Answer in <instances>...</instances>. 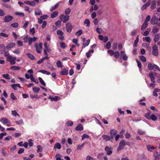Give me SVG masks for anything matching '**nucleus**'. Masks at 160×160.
I'll use <instances>...</instances> for the list:
<instances>
[{"label":"nucleus","mask_w":160,"mask_h":160,"mask_svg":"<svg viewBox=\"0 0 160 160\" xmlns=\"http://www.w3.org/2000/svg\"><path fill=\"white\" fill-rule=\"evenodd\" d=\"M42 43L40 42L39 43V45L38 43L35 44L34 46L36 48V52L38 53H41V51L40 50H41L42 48Z\"/></svg>","instance_id":"f257e3e1"},{"label":"nucleus","mask_w":160,"mask_h":160,"mask_svg":"<svg viewBox=\"0 0 160 160\" xmlns=\"http://www.w3.org/2000/svg\"><path fill=\"white\" fill-rule=\"evenodd\" d=\"M16 59V58L15 57H12L11 56H10L8 57L7 58V60L10 63L11 65L14 64L15 63V60Z\"/></svg>","instance_id":"f03ea898"},{"label":"nucleus","mask_w":160,"mask_h":160,"mask_svg":"<svg viewBox=\"0 0 160 160\" xmlns=\"http://www.w3.org/2000/svg\"><path fill=\"white\" fill-rule=\"evenodd\" d=\"M13 18V17L10 15H8L5 16L3 21L5 22H8L11 21Z\"/></svg>","instance_id":"7ed1b4c3"},{"label":"nucleus","mask_w":160,"mask_h":160,"mask_svg":"<svg viewBox=\"0 0 160 160\" xmlns=\"http://www.w3.org/2000/svg\"><path fill=\"white\" fill-rule=\"evenodd\" d=\"M153 50L152 53L153 55L157 56L158 54V47L156 45H154L153 47Z\"/></svg>","instance_id":"20e7f679"},{"label":"nucleus","mask_w":160,"mask_h":160,"mask_svg":"<svg viewBox=\"0 0 160 160\" xmlns=\"http://www.w3.org/2000/svg\"><path fill=\"white\" fill-rule=\"evenodd\" d=\"M125 141L124 140H121L119 144V146L118 148V151H119L122 149L124 148L125 146Z\"/></svg>","instance_id":"39448f33"},{"label":"nucleus","mask_w":160,"mask_h":160,"mask_svg":"<svg viewBox=\"0 0 160 160\" xmlns=\"http://www.w3.org/2000/svg\"><path fill=\"white\" fill-rule=\"evenodd\" d=\"M66 28L67 32H71L72 29V26L71 23L68 22L66 24Z\"/></svg>","instance_id":"423d86ee"},{"label":"nucleus","mask_w":160,"mask_h":160,"mask_svg":"<svg viewBox=\"0 0 160 160\" xmlns=\"http://www.w3.org/2000/svg\"><path fill=\"white\" fill-rule=\"evenodd\" d=\"M151 3V0H149L147 2L144 4L142 7L141 9L142 10H144L146 9L150 5Z\"/></svg>","instance_id":"0eeeda50"},{"label":"nucleus","mask_w":160,"mask_h":160,"mask_svg":"<svg viewBox=\"0 0 160 160\" xmlns=\"http://www.w3.org/2000/svg\"><path fill=\"white\" fill-rule=\"evenodd\" d=\"M155 74H156V73L154 72H151L149 74V76L150 78L151 81L153 83L155 82V78L154 76Z\"/></svg>","instance_id":"6e6552de"},{"label":"nucleus","mask_w":160,"mask_h":160,"mask_svg":"<svg viewBox=\"0 0 160 160\" xmlns=\"http://www.w3.org/2000/svg\"><path fill=\"white\" fill-rule=\"evenodd\" d=\"M158 21V19L156 16L152 18L150 21L152 24H156Z\"/></svg>","instance_id":"1a4fd4ad"},{"label":"nucleus","mask_w":160,"mask_h":160,"mask_svg":"<svg viewBox=\"0 0 160 160\" xmlns=\"http://www.w3.org/2000/svg\"><path fill=\"white\" fill-rule=\"evenodd\" d=\"M68 69L66 68H63L60 72V74L62 75H67L68 74Z\"/></svg>","instance_id":"9d476101"},{"label":"nucleus","mask_w":160,"mask_h":160,"mask_svg":"<svg viewBox=\"0 0 160 160\" xmlns=\"http://www.w3.org/2000/svg\"><path fill=\"white\" fill-rule=\"evenodd\" d=\"M154 160H160V155L158 152H155L153 154Z\"/></svg>","instance_id":"9b49d317"},{"label":"nucleus","mask_w":160,"mask_h":160,"mask_svg":"<svg viewBox=\"0 0 160 160\" xmlns=\"http://www.w3.org/2000/svg\"><path fill=\"white\" fill-rule=\"evenodd\" d=\"M6 48H5L4 45L3 44H0V53L2 54H3V52L6 51Z\"/></svg>","instance_id":"f8f14e48"},{"label":"nucleus","mask_w":160,"mask_h":160,"mask_svg":"<svg viewBox=\"0 0 160 160\" xmlns=\"http://www.w3.org/2000/svg\"><path fill=\"white\" fill-rule=\"evenodd\" d=\"M157 1L156 0H153L151 2L150 6L151 9L153 10L156 8Z\"/></svg>","instance_id":"ddd939ff"},{"label":"nucleus","mask_w":160,"mask_h":160,"mask_svg":"<svg viewBox=\"0 0 160 160\" xmlns=\"http://www.w3.org/2000/svg\"><path fill=\"white\" fill-rule=\"evenodd\" d=\"M15 44L14 42H11L7 44L6 47V48L7 49L12 48L15 46Z\"/></svg>","instance_id":"4468645a"},{"label":"nucleus","mask_w":160,"mask_h":160,"mask_svg":"<svg viewBox=\"0 0 160 160\" xmlns=\"http://www.w3.org/2000/svg\"><path fill=\"white\" fill-rule=\"evenodd\" d=\"M159 92H160V89L157 88H155L153 90L152 93L153 96L155 97H157L158 94L157 93Z\"/></svg>","instance_id":"2eb2a0df"},{"label":"nucleus","mask_w":160,"mask_h":160,"mask_svg":"<svg viewBox=\"0 0 160 160\" xmlns=\"http://www.w3.org/2000/svg\"><path fill=\"white\" fill-rule=\"evenodd\" d=\"M75 130L77 131L83 130V128L82 124H78L75 128Z\"/></svg>","instance_id":"dca6fc26"},{"label":"nucleus","mask_w":160,"mask_h":160,"mask_svg":"<svg viewBox=\"0 0 160 160\" xmlns=\"http://www.w3.org/2000/svg\"><path fill=\"white\" fill-rule=\"evenodd\" d=\"M37 39V38L35 37H34L33 38H29L28 42L29 45H30L32 42H35Z\"/></svg>","instance_id":"f3484780"},{"label":"nucleus","mask_w":160,"mask_h":160,"mask_svg":"<svg viewBox=\"0 0 160 160\" xmlns=\"http://www.w3.org/2000/svg\"><path fill=\"white\" fill-rule=\"evenodd\" d=\"M39 2V0H33L32 1L30 2V6L34 7L35 6L36 3H38Z\"/></svg>","instance_id":"a211bd4d"},{"label":"nucleus","mask_w":160,"mask_h":160,"mask_svg":"<svg viewBox=\"0 0 160 160\" xmlns=\"http://www.w3.org/2000/svg\"><path fill=\"white\" fill-rule=\"evenodd\" d=\"M147 148L148 151L150 152H152V150L154 149H156L157 148V147L151 146L150 144H148L147 146Z\"/></svg>","instance_id":"6ab92c4d"},{"label":"nucleus","mask_w":160,"mask_h":160,"mask_svg":"<svg viewBox=\"0 0 160 160\" xmlns=\"http://www.w3.org/2000/svg\"><path fill=\"white\" fill-rule=\"evenodd\" d=\"M110 134L111 137V138L112 139L114 136L117 134V131L114 129L110 131Z\"/></svg>","instance_id":"aec40b11"},{"label":"nucleus","mask_w":160,"mask_h":160,"mask_svg":"<svg viewBox=\"0 0 160 160\" xmlns=\"http://www.w3.org/2000/svg\"><path fill=\"white\" fill-rule=\"evenodd\" d=\"M0 121L3 124L5 125L6 124V123L8 122L9 121V120L7 118L3 117L0 119Z\"/></svg>","instance_id":"412c9836"},{"label":"nucleus","mask_w":160,"mask_h":160,"mask_svg":"<svg viewBox=\"0 0 160 160\" xmlns=\"http://www.w3.org/2000/svg\"><path fill=\"white\" fill-rule=\"evenodd\" d=\"M102 137L103 138V139L106 141H109L111 139L110 137L107 135H102Z\"/></svg>","instance_id":"4be33fe9"},{"label":"nucleus","mask_w":160,"mask_h":160,"mask_svg":"<svg viewBox=\"0 0 160 160\" xmlns=\"http://www.w3.org/2000/svg\"><path fill=\"white\" fill-rule=\"evenodd\" d=\"M27 55L28 57L32 60H35L36 59V58L32 54L30 53H28L27 54Z\"/></svg>","instance_id":"5701e85b"},{"label":"nucleus","mask_w":160,"mask_h":160,"mask_svg":"<svg viewBox=\"0 0 160 160\" xmlns=\"http://www.w3.org/2000/svg\"><path fill=\"white\" fill-rule=\"evenodd\" d=\"M148 23L145 22L141 27V30H142L145 29L148 27Z\"/></svg>","instance_id":"b1692460"},{"label":"nucleus","mask_w":160,"mask_h":160,"mask_svg":"<svg viewBox=\"0 0 160 160\" xmlns=\"http://www.w3.org/2000/svg\"><path fill=\"white\" fill-rule=\"evenodd\" d=\"M58 12L57 11H55L54 12L51 14V17L52 18H53L56 17L58 15Z\"/></svg>","instance_id":"393cba45"},{"label":"nucleus","mask_w":160,"mask_h":160,"mask_svg":"<svg viewBox=\"0 0 160 160\" xmlns=\"http://www.w3.org/2000/svg\"><path fill=\"white\" fill-rule=\"evenodd\" d=\"M61 145L59 143H56L54 147V148L56 149L58 148V149H60L61 148Z\"/></svg>","instance_id":"a878e982"},{"label":"nucleus","mask_w":160,"mask_h":160,"mask_svg":"<svg viewBox=\"0 0 160 160\" xmlns=\"http://www.w3.org/2000/svg\"><path fill=\"white\" fill-rule=\"evenodd\" d=\"M10 69L13 71L18 70L20 69V67L18 66H13L10 68Z\"/></svg>","instance_id":"bb28decb"},{"label":"nucleus","mask_w":160,"mask_h":160,"mask_svg":"<svg viewBox=\"0 0 160 160\" xmlns=\"http://www.w3.org/2000/svg\"><path fill=\"white\" fill-rule=\"evenodd\" d=\"M160 34L158 33L156 34L154 37V41L155 42H157L158 41L159 38Z\"/></svg>","instance_id":"cd10ccee"},{"label":"nucleus","mask_w":160,"mask_h":160,"mask_svg":"<svg viewBox=\"0 0 160 160\" xmlns=\"http://www.w3.org/2000/svg\"><path fill=\"white\" fill-rule=\"evenodd\" d=\"M38 79L40 83H41V84L42 86H46L45 82H44V81L42 78H41L39 77L38 78Z\"/></svg>","instance_id":"c85d7f7f"},{"label":"nucleus","mask_w":160,"mask_h":160,"mask_svg":"<svg viewBox=\"0 0 160 160\" xmlns=\"http://www.w3.org/2000/svg\"><path fill=\"white\" fill-rule=\"evenodd\" d=\"M38 72L42 73L44 74H46L47 75H49L50 74V72L45 70H39V71Z\"/></svg>","instance_id":"c756f323"},{"label":"nucleus","mask_w":160,"mask_h":160,"mask_svg":"<svg viewBox=\"0 0 160 160\" xmlns=\"http://www.w3.org/2000/svg\"><path fill=\"white\" fill-rule=\"evenodd\" d=\"M42 14L41 11L39 9L36 10L35 11V15H40Z\"/></svg>","instance_id":"7c9ffc66"},{"label":"nucleus","mask_w":160,"mask_h":160,"mask_svg":"<svg viewBox=\"0 0 160 160\" xmlns=\"http://www.w3.org/2000/svg\"><path fill=\"white\" fill-rule=\"evenodd\" d=\"M90 40L88 39L87 41L86 42H85V43H83V46H82V48H85V47L88 46L90 43Z\"/></svg>","instance_id":"2f4dec72"},{"label":"nucleus","mask_w":160,"mask_h":160,"mask_svg":"<svg viewBox=\"0 0 160 160\" xmlns=\"http://www.w3.org/2000/svg\"><path fill=\"white\" fill-rule=\"evenodd\" d=\"M104 154L103 153H99L97 157V158L98 160H101L102 158V157L104 156Z\"/></svg>","instance_id":"473e14b6"},{"label":"nucleus","mask_w":160,"mask_h":160,"mask_svg":"<svg viewBox=\"0 0 160 160\" xmlns=\"http://www.w3.org/2000/svg\"><path fill=\"white\" fill-rule=\"evenodd\" d=\"M15 14L16 15H18L19 16L21 17H23L24 16V13L22 12H15Z\"/></svg>","instance_id":"72a5a7b5"},{"label":"nucleus","mask_w":160,"mask_h":160,"mask_svg":"<svg viewBox=\"0 0 160 160\" xmlns=\"http://www.w3.org/2000/svg\"><path fill=\"white\" fill-rule=\"evenodd\" d=\"M148 67L149 70H152L154 68V64L153 65L151 63H149Z\"/></svg>","instance_id":"f704fd0d"},{"label":"nucleus","mask_w":160,"mask_h":160,"mask_svg":"<svg viewBox=\"0 0 160 160\" xmlns=\"http://www.w3.org/2000/svg\"><path fill=\"white\" fill-rule=\"evenodd\" d=\"M69 17L68 15H66L64 17V19L63 20V23L66 22L69 19Z\"/></svg>","instance_id":"c9c22d12"},{"label":"nucleus","mask_w":160,"mask_h":160,"mask_svg":"<svg viewBox=\"0 0 160 160\" xmlns=\"http://www.w3.org/2000/svg\"><path fill=\"white\" fill-rule=\"evenodd\" d=\"M8 35L5 33L1 32L0 33V38H2V37L4 38L8 37Z\"/></svg>","instance_id":"e433bc0d"},{"label":"nucleus","mask_w":160,"mask_h":160,"mask_svg":"<svg viewBox=\"0 0 160 160\" xmlns=\"http://www.w3.org/2000/svg\"><path fill=\"white\" fill-rule=\"evenodd\" d=\"M32 90H33V91L34 92H35L36 93H37L40 90V89L38 87H34L32 88Z\"/></svg>","instance_id":"4c0bfd02"},{"label":"nucleus","mask_w":160,"mask_h":160,"mask_svg":"<svg viewBox=\"0 0 160 160\" xmlns=\"http://www.w3.org/2000/svg\"><path fill=\"white\" fill-rule=\"evenodd\" d=\"M114 57L118 59L119 58L120 56V53L119 52L116 51L114 52Z\"/></svg>","instance_id":"58836bf2"},{"label":"nucleus","mask_w":160,"mask_h":160,"mask_svg":"<svg viewBox=\"0 0 160 160\" xmlns=\"http://www.w3.org/2000/svg\"><path fill=\"white\" fill-rule=\"evenodd\" d=\"M2 76L3 78L7 79L9 80L10 79V75L8 74H3Z\"/></svg>","instance_id":"ea45409f"},{"label":"nucleus","mask_w":160,"mask_h":160,"mask_svg":"<svg viewBox=\"0 0 160 160\" xmlns=\"http://www.w3.org/2000/svg\"><path fill=\"white\" fill-rule=\"evenodd\" d=\"M139 59L141 61L143 62H145L146 61V58L143 56H140L139 58Z\"/></svg>","instance_id":"a19ab883"},{"label":"nucleus","mask_w":160,"mask_h":160,"mask_svg":"<svg viewBox=\"0 0 160 160\" xmlns=\"http://www.w3.org/2000/svg\"><path fill=\"white\" fill-rule=\"evenodd\" d=\"M84 23L86 24L88 27H90V22L88 19H86L84 21Z\"/></svg>","instance_id":"79ce46f5"},{"label":"nucleus","mask_w":160,"mask_h":160,"mask_svg":"<svg viewBox=\"0 0 160 160\" xmlns=\"http://www.w3.org/2000/svg\"><path fill=\"white\" fill-rule=\"evenodd\" d=\"M151 116V113L150 112L146 113L145 115V118L149 120H150Z\"/></svg>","instance_id":"37998d69"},{"label":"nucleus","mask_w":160,"mask_h":160,"mask_svg":"<svg viewBox=\"0 0 160 160\" xmlns=\"http://www.w3.org/2000/svg\"><path fill=\"white\" fill-rule=\"evenodd\" d=\"M60 98L58 96H55L54 97H52L51 101H57L60 99Z\"/></svg>","instance_id":"c03bdc74"},{"label":"nucleus","mask_w":160,"mask_h":160,"mask_svg":"<svg viewBox=\"0 0 160 160\" xmlns=\"http://www.w3.org/2000/svg\"><path fill=\"white\" fill-rule=\"evenodd\" d=\"M60 45L61 48L62 49H65L67 47V46L66 45L65 43L63 42H61L60 43Z\"/></svg>","instance_id":"a18cd8bd"},{"label":"nucleus","mask_w":160,"mask_h":160,"mask_svg":"<svg viewBox=\"0 0 160 160\" xmlns=\"http://www.w3.org/2000/svg\"><path fill=\"white\" fill-rule=\"evenodd\" d=\"M142 46L143 47H146L148 49H151V47L149 46V44L146 43H144L142 44Z\"/></svg>","instance_id":"49530a36"},{"label":"nucleus","mask_w":160,"mask_h":160,"mask_svg":"<svg viewBox=\"0 0 160 160\" xmlns=\"http://www.w3.org/2000/svg\"><path fill=\"white\" fill-rule=\"evenodd\" d=\"M117 45H118V43L116 42H114L113 44V45H112V48L114 50H115L117 49Z\"/></svg>","instance_id":"de8ad7c7"},{"label":"nucleus","mask_w":160,"mask_h":160,"mask_svg":"<svg viewBox=\"0 0 160 160\" xmlns=\"http://www.w3.org/2000/svg\"><path fill=\"white\" fill-rule=\"evenodd\" d=\"M73 124V122L71 121H68L66 123V125L68 126H72Z\"/></svg>","instance_id":"09e8293b"},{"label":"nucleus","mask_w":160,"mask_h":160,"mask_svg":"<svg viewBox=\"0 0 160 160\" xmlns=\"http://www.w3.org/2000/svg\"><path fill=\"white\" fill-rule=\"evenodd\" d=\"M15 123L17 124L23 125L24 124V122L22 119L20 120L19 121H16Z\"/></svg>","instance_id":"8fccbe9b"},{"label":"nucleus","mask_w":160,"mask_h":160,"mask_svg":"<svg viewBox=\"0 0 160 160\" xmlns=\"http://www.w3.org/2000/svg\"><path fill=\"white\" fill-rule=\"evenodd\" d=\"M82 33V30H79L77 32L75 33V35L77 36H79Z\"/></svg>","instance_id":"3c124183"},{"label":"nucleus","mask_w":160,"mask_h":160,"mask_svg":"<svg viewBox=\"0 0 160 160\" xmlns=\"http://www.w3.org/2000/svg\"><path fill=\"white\" fill-rule=\"evenodd\" d=\"M56 64L57 66L59 68H61L62 67V64L61 63V62L60 60H58L57 62H56Z\"/></svg>","instance_id":"603ef678"},{"label":"nucleus","mask_w":160,"mask_h":160,"mask_svg":"<svg viewBox=\"0 0 160 160\" xmlns=\"http://www.w3.org/2000/svg\"><path fill=\"white\" fill-rule=\"evenodd\" d=\"M111 47V43L110 42H108L106 44V48L109 49Z\"/></svg>","instance_id":"864d4df0"},{"label":"nucleus","mask_w":160,"mask_h":160,"mask_svg":"<svg viewBox=\"0 0 160 160\" xmlns=\"http://www.w3.org/2000/svg\"><path fill=\"white\" fill-rule=\"evenodd\" d=\"M29 32L30 34L33 35L35 33L34 28H30Z\"/></svg>","instance_id":"5fc2aeb1"},{"label":"nucleus","mask_w":160,"mask_h":160,"mask_svg":"<svg viewBox=\"0 0 160 160\" xmlns=\"http://www.w3.org/2000/svg\"><path fill=\"white\" fill-rule=\"evenodd\" d=\"M151 118L150 120H152L153 121H155L157 119V118L156 116L153 114H151Z\"/></svg>","instance_id":"6e6d98bb"},{"label":"nucleus","mask_w":160,"mask_h":160,"mask_svg":"<svg viewBox=\"0 0 160 160\" xmlns=\"http://www.w3.org/2000/svg\"><path fill=\"white\" fill-rule=\"evenodd\" d=\"M70 12H71L70 9L69 8H67L66 9H65V14L66 15H68L70 14Z\"/></svg>","instance_id":"4d7b16f0"},{"label":"nucleus","mask_w":160,"mask_h":160,"mask_svg":"<svg viewBox=\"0 0 160 160\" xmlns=\"http://www.w3.org/2000/svg\"><path fill=\"white\" fill-rule=\"evenodd\" d=\"M18 22H15L11 24V26L14 28H17L18 26Z\"/></svg>","instance_id":"13d9d810"},{"label":"nucleus","mask_w":160,"mask_h":160,"mask_svg":"<svg viewBox=\"0 0 160 160\" xmlns=\"http://www.w3.org/2000/svg\"><path fill=\"white\" fill-rule=\"evenodd\" d=\"M58 6V4H56V5H55V6H52L51 8V9H50V11H52L54 10L55 9H56Z\"/></svg>","instance_id":"bf43d9fd"},{"label":"nucleus","mask_w":160,"mask_h":160,"mask_svg":"<svg viewBox=\"0 0 160 160\" xmlns=\"http://www.w3.org/2000/svg\"><path fill=\"white\" fill-rule=\"evenodd\" d=\"M108 54L111 56L113 55L114 54V52L112 50H109L108 51Z\"/></svg>","instance_id":"052dcab7"},{"label":"nucleus","mask_w":160,"mask_h":160,"mask_svg":"<svg viewBox=\"0 0 160 160\" xmlns=\"http://www.w3.org/2000/svg\"><path fill=\"white\" fill-rule=\"evenodd\" d=\"M57 34L58 35H60V36H63V32L61 30H58L57 31Z\"/></svg>","instance_id":"680f3d73"},{"label":"nucleus","mask_w":160,"mask_h":160,"mask_svg":"<svg viewBox=\"0 0 160 160\" xmlns=\"http://www.w3.org/2000/svg\"><path fill=\"white\" fill-rule=\"evenodd\" d=\"M10 97L13 100H16L17 99V98L15 96L14 94L13 93H11L10 95Z\"/></svg>","instance_id":"e2e57ef3"},{"label":"nucleus","mask_w":160,"mask_h":160,"mask_svg":"<svg viewBox=\"0 0 160 160\" xmlns=\"http://www.w3.org/2000/svg\"><path fill=\"white\" fill-rule=\"evenodd\" d=\"M12 114L14 116L16 117V116L17 115L20 117L19 115L18 114L16 111H12Z\"/></svg>","instance_id":"0e129e2a"},{"label":"nucleus","mask_w":160,"mask_h":160,"mask_svg":"<svg viewBox=\"0 0 160 160\" xmlns=\"http://www.w3.org/2000/svg\"><path fill=\"white\" fill-rule=\"evenodd\" d=\"M38 149L37 150V152H42V148L41 146L40 145H38L37 146Z\"/></svg>","instance_id":"69168bd1"},{"label":"nucleus","mask_w":160,"mask_h":160,"mask_svg":"<svg viewBox=\"0 0 160 160\" xmlns=\"http://www.w3.org/2000/svg\"><path fill=\"white\" fill-rule=\"evenodd\" d=\"M136 61L137 63L138 67L139 68V69L140 70L142 67L141 63L140 62L138 61V60H137Z\"/></svg>","instance_id":"338daca9"},{"label":"nucleus","mask_w":160,"mask_h":160,"mask_svg":"<svg viewBox=\"0 0 160 160\" xmlns=\"http://www.w3.org/2000/svg\"><path fill=\"white\" fill-rule=\"evenodd\" d=\"M61 155L59 154H57L56 155V160H62L61 158L59 157Z\"/></svg>","instance_id":"774afa93"}]
</instances>
